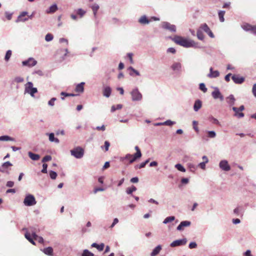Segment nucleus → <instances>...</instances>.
Returning a JSON list of instances; mask_svg holds the SVG:
<instances>
[{"label": "nucleus", "instance_id": "obj_1", "mask_svg": "<svg viewBox=\"0 0 256 256\" xmlns=\"http://www.w3.org/2000/svg\"><path fill=\"white\" fill-rule=\"evenodd\" d=\"M174 42L176 44L186 48H190L194 46V41L189 40L180 36H176L173 38Z\"/></svg>", "mask_w": 256, "mask_h": 256}, {"label": "nucleus", "instance_id": "obj_2", "mask_svg": "<svg viewBox=\"0 0 256 256\" xmlns=\"http://www.w3.org/2000/svg\"><path fill=\"white\" fill-rule=\"evenodd\" d=\"M70 153L72 156L76 158H82L84 154V150L83 148L80 146H78L70 150Z\"/></svg>", "mask_w": 256, "mask_h": 256}, {"label": "nucleus", "instance_id": "obj_3", "mask_svg": "<svg viewBox=\"0 0 256 256\" xmlns=\"http://www.w3.org/2000/svg\"><path fill=\"white\" fill-rule=\"evenodd\" d=\"M24 203L25 206H32L36 204V202L34 196L28 194L26 196L24 200Z\"/></svg>", "mask_w": 256, "mask_h": 256}, {"label": "nucleus", "instance_id": "obj_4", "mask_svg": "<svg viewBox=\"0 0 256 256\" xmlns=\"http://www.w3.org/2000/svg\"><path fill=\"white\" fill-rule=\"evenodd\" d=\"M130 94L132 95V100L133 101L140 100L142 99V94L138 91V88L133 90L131 92Z\"/></svg>", "mask_w": 256, "mask_h": 256}, {"label": "nucleus", "instance_id": "obj_5", "mask_svg": "<svg viewBox=\"0 0 256 256\" xmlns=\"http://www.w3.org/2000/svg\"><path fill=\"white\" fill-rule=\"evenodd\" d=\"M32 84L31 82H28L26 84V90L27 92L29 93L32 96H34V94L37 92V88H32Z\"/></svg>", "mask_w": 256, "mask_h": 256}, {"label": "nucleus", "instance_id": "obj_6", "mask_svg": "<svg viewBox=\"0 0 256 256\" xmlns=\"http://www.w3.org/2000/svg\"><path fill=\"white\" fill-rule=\"evenodd\" d=\"M135 150L136 152L134 154H132V159L131 160V162L132 163L142 156L140 150L138 146H135Z\"/></svg>", "mask_w": 256, "mask_h": 256}, {"label": "nucleus", "instance_id": "obj_7", "mask_svg": "<svg viewBox=\"0 0 256 256\" xmlns=\"http://www.w3.org/2000/svg\"><path fill=\"white\" fill-rule=\"evenodd\" d=\"M200 28L208 34L212 38H214V34L210 30V28L206 24H202Z\"/></svg>", "mask_w": 256, "mask_h": 256}, {"label": "nucleus", "instance_id": "obj_8", "mask_svg": "<svg viewBox=\"0 0 256 256\" xmlns=\"http://www.w3.org/2000/svg\"><path fill=\"white\" fill-rule=\"evenodd\" d=\"M186 240L185 238L182 240H178L172 242L170 244V246L175 247L179 246L184 245L186 244Z\"/></svg>", "mask_w": 256, "mask_h": 256}, {"label": "nucleus", "instance_id": "obj_9", "mask_svg": "<svg viewBox=\"0 0 256 256\" xmlns=\"http://www.w3.org/2000/svg\"><path fill=\"white\" fill-rule=\"evenodd\" d=\"M234 82L237 84H241L244 81V78L242 76H240L239 75L234 74L232 77Z\"/></svg>", "mask_w": 256, "mask_h": 256}, {"label": "nucleus", "instance_id": "obj_10", "mask_svg": "<svg viewBox=\"0 0 256 256\" xmlns=\"http://www.w3.org/2000/svg\"><path fill=\"white\" fill-rule=\"evenodd\" d=\"M37 62L33 58H30L28 60L22 62L23 66H35Z\"/></svg>", "mask_w": 256, "mask_h": 256}, {"label": "nucleus", "instance_id": "obj_11", "mask_svg": "<svg viewBox=\"0 0 256 256\" xmlns=\"http://www.w3.org/2000/svg\"><path fill=\"white\" fill-rule=\"evenodd\" d=\"M220 167L225 171H228L230 168L226 160H222L220 163Z\"/></svg>", "mask_w": 256, "mask_h": 256}, {"label": "nucleus", "instance_id": "obj_12", "mask_svg": "<svg viewBox=\"0 0 256 256\" xmlns=\"http://www.w3.org/2000/svg\"><path fill=\"white\" fill-rule=\"evenodd\" d=\"M162 28L172 32H175L176 30V28L174 25L170 24V23L167 22L163 23Z\"/></svg>", "mask_w": 256, "mask_h": 256}, {"label": "nucleus", "instance_id": "obj_13", "mask_svg": "<svg viewBox=\"0 0 256 256\" xmlns=\"http://www.w3.org/2000/svg\"><path fill=\"white\" fill-rule=\"evenodd\" d=\"M28 12H22L18 16L16 20L17 22H25L28 20V18L26 17Z\"/></svg>", "mask_w": 256, "mask_h": 256}, {"label": "nucleus", "instance_id": "obj_14", "mask_svg": "<svg viewBox=\"0 0 256 256\" xmlns=\"http://www.w3.org/2000/svg\"><path fill=\"white\" fill-rule=\"evenodd\" d=\"M220 76V72L218 70H213L212 68L210 69V74H208V76L210 78H216Z\"/></svg>", "mask_w": 256, "mask_h": 256}, {"label": "nucleus", "instance_id": "obj_15", "mask_svg": "<svg viewBox=\"0 0 256 256\" xmlns=\"http://www.w3.org/2000/svg\"><path fill=\"white\" fill-rule=\"evenodd\" d=\"M212 94L214 99L220 98L221 100H222L224 98L222 96L218 88H216L214 92H212Z\"/></svg>", "mask_w": 256, "mask_h": 256}, {"label": "nucleus", "instance_id": "obj_16", "mask_svg": "<svg viewBox=\"0 0 256 256\" xmlns=\"http://www.w3.org/2000/svg\"><path fill=\"white\" fill-rule=\"evenodd\" d=\"M190 221H182L177 227V230H183L184 227L188 226L190 225Z\"/></svg>", "mask_w": 256, "mask_h": 256}, {"label": "nucleus", "instance_id": "obj_17", "mask_svg": "<svg viewBox=\"0 0 256 256\" xmlns=\"http://www.w3.org/2000/svg\"><path fill=\"white\" fill-rule=\"evenodd\" d=\"M112 93V89L110 86H106L103 90L104 96L108 98Z\"/></svg>", "mask_w": 256, "mask_h": 256}, {"label": "nucleus", "instance_id": "obj_18", "mask_svg": "<svg viewBox=\"0 0 256 256\" xmlns=\"http://www.w3.org/2000/svg\"><path fill=\"white\" fill-rule=\"evenodd\" d=\"M232 110L234 112V116L240 118L244 116V114L242 112H239L240 110L238 108L236 107H233Z\"/></svg>", "mask_w": 256, "mask_h": 256}, {"label": "nucleus", "instance_id": "obj_19", "mask_svg": "<svg viewBox=\"0 0 256 256\" xmlns=\"http://www.w3.org/2000/svg\"><path fill=\"white\" fill-rule=\"evenodd\" d=\"M28 155L29 157L34 160H38L40 159V156L38 154L32 153V152H28Z\"/></svg>", "mask_w": 256, "mask_h": 256}, {"label": "nucleus", "instance_id": "obj_20", "mask_svg": "<svg viewBox=\"0 0 256 256\" xmlns=\"http://www.w3.org/2000/svg\"><path fill=\"white\" fill-rule=\"evenodd\" d=\"M162 250V247L160 245L156 246L154 249L152 250V253L150 254V256H156L159 254L160 250Z\"/></svg>", "mask_w": 256, "mask_h": 256}, {"label": "nucleus", "instance_id": "obj_21", "mask_svg": "<svg viewBox=\"0 0 256 256\" xmlns=\"http://www.w3.org/2000/svg\"><path fill=\"white\" fill-rule=\"evenodd\" d=\"M84 83L81 82L80 84H78L76 88L75 91L78 92H84Z\"/></svg>", "mask_w": 256, "mask_h": 256}, {"label": "nucleus", "instance_id": "obj_22", "mask_svg": "<svg viewBox=\"0 0 256 256\" xmlns=\"http://www.w3.org/2000/svg\"><path fill=\"white\" fill-rule=\"evenodd\" d=\"M202 107V102L200 100H197L195 102L194 108L196 112L198 111Z\"/></svg>", "mask_w": 256, "mask_h": 256}, {"label": "nucleus", "instance_id": "obj_23", "mask_svg": "<svg viewBox=\"0 0 256 256\" xmlns=\"http://www.w3.org/2000/svg\"><path fill=\"white\" fill-rule=\"evenodd\" d=\"M92 246L96 248L99 251H102L104 247V244L103 243L98 244L96 243H93L92 244Z\"/></svg>", "mask_w": 256, "mask_h": 256}, {"label": "nucleus", "instance_id": "obj_24", "mask_svg": "<svg viewBox=\"0 0 256 256\" xmlns=\"http://www.w3.org/2000/svg\"><path fill=\"white\" fill-rule=\"evenodd\" d=\"M32 236L36 240H38L40 243H42L44 242L43 238L41 236H38L36 233L32 234Z\"/></svg>", "mask_w": 256, "mask_h": 256}, {"label": "nucleus", "instance_id": "obj_25", "mask_svg": "<svg viewBox=\"0 0 256 256\" xmlns=\"http://www.w3.org/2000/svg\"><path fill=\"white\" fill-rule=\"evenodd\" d=\"M43 252L46 254L52 256L53 253V249L51 247H48L44 248Z\"/></svg>", "mask_w": 256, "mask_h": 256}, {"label": "nucleus", "instance_id": "obj_26", "mask_svg": "<svg viewBox=\"0 0 256 256\" xmlns=\"http://www.w3.org/2000/svg\"><path fill=\"white\" fill-rule=\"evenodd\" d=\"M57 10H58L57 6L56 4H53L52 6H50L49 10H47L46 12L48 14L54 13L55 12H56Z\"/></svg>", "mask_w": 256, "mask_h": 256}, {"label": "nucleus", "instance_id": "obj_27", "mask_svg": "<svg viewBox=\"0 0 256 256\" xmlns=\"http://www.w3.org/2000/svg\"><path fill=\"white\" fill-rule=\"evenodd\" d=\"M139 22L142 24H148L150 21L146 16H142L140 18Z\"/></svg>", "mask_w": 256, "mask_h": 256}, {"label": "nucleus", "instance_id": "obj_28", "mask_svg": "<svg viewBox=\"0 0 256 256\" xmlns=\"http://www.w3.org/2000/svg\"><path fill=\"white\" fill-rule=\"evenodd\" d=\"M182 66L180 62H176L172 66V68L174 70H180Z\"/></svg>", "mask_w": 256, "mask_h": 256}, {"label": "nucleus", "instance_id": "obj_29", "mask_svg": "<svg viewBox=\"0 0 256 256\" xmlns=\"http://www.w3.org/2000/svg\"><path fill=\"white\" fill-rule=\"evenodd\" d=\"M26 238L32 244L35 245V242L34 241V238H32L30 236V234L29 232H26L25 234Z\"/></svg>", "mask_w": 256, "mask_h": 256}, {"label": "nucleus", "instance_id": "obj_30", "mask_svg": "<svg viewBox=\"0 0 256 256\" xmlns=\"http://www.w3.org/2000/svg\"><path fill=\"white\" fill-rule=\"evenodd\" d=\"M228 102L230 105H233L234 103L235 98L232 95L230 96L228 98Z\"/></svg>", "mask_w": 256, "mask_h": 256}, {"label": "nucleus", "instance_id": "obj_31", "mask_svg": "<svg viewBox=\"0 0 256 256\" xmlns=\"http://www.w3.org/2000/svg\"><path fill=\"white\" fill-rule=\"evenodd\" d=\"M174 122L171 121L170 120H168L166 121L164 123H158V124H156V125L160 126V125L165 124L166 126H171L173 125L174 124Z\"/></svg>", "mask_w": 256, "mask_h": 256}, {"label": "nucleus", "instance_id": "obj_32", "mask_svg": "<svg viewBox=\"0 0 256 256\" xmlns=\"http://www.w3.org/2000/svg\"><path fill=\"white\" fill-rule=\"evenodd\" d=\"M136 190V188L134 186H132L131 188H128L126 190V192L128 194H132Z\"/></svg>", "mask_w": 256, "mask_h": 256}, {"label": "nucleus", "instance_id": "obj_33", "mask_svg": "<svg viewBox=\"0 0 256 256\" xmlns=\"http://www.w3.org/2000/svg\"><path fill=\"white\" fill-rule=\"evenodd\" d=\"M129 70H130L131 72H130V76H133V73L135 74L136 76H140V72L136 70L134 68H133L132 67V66H130L129 68H128Z\"/></svg>", "mask_w": 256, "mask_h": 256}, {"label": "nucleus", "instance_id": "obj_34", "mask_svg": "<svg viewBox=\"0 0 256 256\" xmlns=\"http://www.w3.org/2000/svg\"><path fill=\"white\" fill-rule=\"evenodd\" d=\"M49 140L50 142H59V140L57 138H55L54 136V134L53 133H51L49 135Z\"/></svg>", "mask_w": 256, "mask_h": 256}, {"label": "nucleus", "instance_id": "obj_35", "mask_svg": "<svg viewBox=\"0 0 256 256\" xmlns=\"http://www.w3.org/2000/svg\"><path fill=\"white\" fill-rule=\"evenodd\" d=\"M196 35H197L198 38L199 40H204V35L202 31L200 30H198Z\"/></svg>", "mask_w": 256, "mask_h": 256}, {"label": "nucleus", "instance_id": "obj_36", "mask_svg": "<svg viewBox=\"0 0 256 256\" xmlns=\"http://www.w3.org/2000/svg\"><path fill=\"white\" fill-rule=\"evenodd\" d=\"M174 219H175V218L174 216H168L165 218V220H164L163 222L164 224H167V223L172 222L173 220H174Z\"/></svg>", "mask_w": 256, "mask_h": 256}, {"label": "nucleus", "instance_id": "obj_37", "mask_svg": "<svg viewBox=\"0 0 256 256\" xmlns=\"http://www.w3.org/2000/svg\"><path fill=\"white\" fill-rule=\"evenodd\" d=\"M92 9L94 12V16H96V12L99 9V6L96 4H94L92 6Z\"/></svg>", "mask_w": 256, "mask_h": 256}, {"label": "nucleus", "instance_id": "obj_38", "mask_svg": "<svg viewBox=\"0 0 256 256\" xmlns=\"http://www.w3.org/2000/svg\"><path fill=\"white\" fill-rule=\"evenodd\" d=\"M252 25L248 24H245L242 26V28L244 30L246 31H250L252 28Z\"/></svg>", "mask_w": 256, "mask_h": 256}, {"label": "nucleus", "instance_id": "obj_39", "mask_svg": "<svg viewBox=\"0 0 256 256\" xmlns=\"http://www.w3.org/2000/svg\"><path fill=\"white\" fill-rule=\"evenodd\" d=\"M122 104H117L116 106H112L111 108V112H114L116 110H120L122 108Z\"/></svg>", "mask_w": 256, "mask_h": 256}, {"label": "nucleus", "instance_id": "obj_40", "mask_svg": "<svg viewBox=\"0 0 256 256\" xmlns=\"http://www.w3.org/2000/svg\"><path fill=\"white\" fill-rule=\"evenodd\" d=\"M224 14H225L224 11H220L218 12V16H219L220 20L221 22H224Z\"/></svg>", "mask_w": 256, "mask_h": 256}, {"label": "nucleus", "instance_id": "obj_41", "mask_svg": "<svg viewBox=\"0 0 256 256\" xmlns=\"http://www.w3.org/2000/svg\"><path fill=\"white\" fill-rule=\"evenodd\" d=\"M175 167L177 168L178 170L182 172H185L186 169L184 168V167L180 164H176L175 166Z\"/></svg>", "mask_w": 256, "mask_h": 256}, {"label": "nucleus", "instance_id": "obj_42", "mask_svg": "<svg viewBox=\"0 0 256 256\" xmlns=\"http://www.w3.org/2000/svg\"><path fill=\"white\" fill-rule=\"evenodd\" d=\"M82 256H94V254L87 250H84Z\"/></svg>", "mask_w": 256, "mask_h": 256}, {"label": "nucleus", "instance_id": "obj_43", "mask_svg": "<svg viewBox=\"0 0 256 256\" xmlns=\"http://www.w3.org/2000/svg\"><path fill=\"white\" fill-rule=\"evenodd\" d=\"M12 51L10 50H8L6 52V56H5V58H4V59L6 61H8L11 56H12Z\"/></svg>", "mask_w": 256, "mask_h": 256}, {"label": "nucleus", "instance_id": "obj_44", "mask_svg": "<svg viewBox=\"0 0 256 256\" xmlns=\"http://www.w3.org/2000/svg\"><path fill=\"white\" fill-rule=\"evenodd\" d=\"M11 166H12V164L10 162H6L2 164V168L4 169H7Z\"/></svg>", "mask_w": 256, "mask_h": 256}, {"label": "nucleus", "instance_id": "obj_45", "mask_svg": "<svg viewBox=\"0 0 256 256\" xmlns=\"http://www.w3.org/2000/svg\"><path fill=\"white\" fill-rule=\"evenodd\" d=\"M50 176L52 179L55 180L57 176V174L52 170L50 172Z\"/></svg>", "mask_w": 256, "mask_h": 256}, {"label": "nucleus", "instance_id": "obj_46", "mask_svg": "<svg viewBox=\"0 0 256 256\" xmlns=\"http://www.w3.org/2000/svg\"><path fill=\"white\" fill-rule=\"evenodd\" d=\"M124 160H129V162L132 164L131 160L132 159V154H127L126 155L125 157L123 158Z\"/></svg>", "mask_w": 256, "mask_h": 256}, {"label": "nucleus", "instance_id": "obj_47", "mask_svg": "<svg viewBox=\"0 0 256 256\" xmlns=\"http://www.w3.org/2000/svg\"><path fill=\"white\" fill-rule=\"evenodd\" d=\"M200 89L204 92H206L207 91V88L204 83L200 84Z\"/></svg>", "mask_w": 256, "mask_h": 256}, {"label": "nucleus", "instance_id": "obj_48", "mask_svg": "<svg viewBox=\"0 0 256 256\" xmlns=\"http://www.w3.org/2000/svg\"><path fill=\"white\" fill-rule=\"evenodd\" d=\"M53 39V36L52 34H48L46 36L45 40L47 42H50Z\"/></svg>", "mask_w": 256, "mask_h": 256}, {"label": "nucleus", "instance_id": "obj_49", "mask_svg": "<svg viewBox=\"0 0 256 256\" xmlns=\"http://www.w3.org/2000/svg\"><path fill=\"white\" fill-rule=\"evenodd\" d=\"M52 160V156H46L42 160V162H45L50 161Z\"/></svg>", "mask_w": 256, "mask_h": 256}, {"label": "nucleus", "instance_id": "obj_50", "mask_svg": "<svg viewBox=\"0 0 256 256\" xmlns=\"http://www.w3.org/2000/svg\"><path fill=\"white\" fill-rule=\"evenodd\" d=\"M11 140L12 138L8 136H0V140L8 141L10 140Z\"/></svg>", "mask_w": 256, "mask_h": 256}, {"label": "nucleus", "instance_id": "obj_51", "mask_svg": "<svg viewBox=\"0 0 256 256\" xmlns=\"http://www.w3.org/2000/svg\"><path fill=\"white\" fill-rule=\"evenodd\" d=\"M60 95L62 96H76V94H68V93H66L65 92H62L60 93Z\"/></svg>", "mask_w": 256, "mask_h": 256}, {"label": "nucleus", "instance_id": "obj_52", "mask_svg": "<svg viewBox=\"0 0 256 256\" xmlns=\"http://www.w3.org/2000/svg\"><path fill=\"white\" fill-rule=\"evenodd\" d=\"M86 13V12L80 8L77 11V14H79L80 17H82Z\"/></svg>", "mask_w": 256, "mask_h": 256}, {"label": "nucleus", "instance_id": "obj_53", "mask_svg": "<svg viewBox=\"0 0 256 256\" xmlns=\"http://www.w3.org/2000/svg\"><path fill=\"white\" fill-rule=\"evenodd\" d=\"M47 168H48V164H44L42 165V172L44 174L47 173Z\"/></svg>", "mask_w": 256, "mask_h": 256}, {"label": "nucleus", "instance_id": "obj_54", "mask_svg": "<svg viewBox=\"0 0 256 256\" xmlns=\"http://www.w3.org/2000/svg\"><path fill=\"white\" fill-rule=\"evenodd\" d=\"M24 81V78L20 76H18L15 78H14V82L17 83L22 82Z\"/></svg>", "mask_w": 256, "mask_h": 256}, {"label": "nucleus", "instance_id": "obj_55", "mask_svg": "<svg viewBox=\"0 0 256 256\" xmlns=\"http://www.w3.org/2000/svg\"><path fill=\"white\" fill-rule=\"evenodd\" d=\"M148 162H149V160H147L144 162H143L141 163L140 164V166H138V168H144L146 166V165Z\"/></svg>", "mask_w": 256, "mask_h": 256}, {"label": "nucleus", "instance_id": "obj_56", "mask_svg": "<svg viewBox=\"0 0 256 256\" xmlns=\"http://www.w3.org/2000/svg\"><path fill=\"white\" fill-rule=\"evenodd\" d=\"M5 16L8 20H10L12 18V14L8 12H6Z\"/></svg>", "mask_w": 256, "mask_h": 256}, {"label": "nucleus", "instance_id": "obj_57", "mask_svg": "<svg viewBox=\"0 0 256 256\" xmlns=\"http://www.w3.org/2000/svg\"><path fill=\"white\" fill-rule=\"evenodd\" d=\"M56 100V98H53L50 99L48 102V104L50 106H54V102Z\"/></svg>", "mask_w": 256, "mask_h": 256}, {"label": "nucleus", "instance_id": "obj_58", "mask_svg": "<svg viewBox=\"0 0 256 256\" xmlns=\"http://www.w3.org/2000/svg\"><path fill=\"white\" fill-rule=\"evenodd\" d=\"M110 146V143L108 141H105L104 147H105V151L106 152L108 150Z\"/></svg>", "mask_w": 256, "mask_h": 256}, {"label": "nucleus", "instance_id": "obj_59", "mask_svg": "<svg viewBox=\"0 0 256 256\" xmlns=\"http://www.w3.org/2000/svg\"><path fill=\"white\" fill-rule=\"evenodd\" d=\"M197 246L195 242H192L189 244V248H196Z\"/></svg>", "mask_w": 256, "mask_h": 256}, {"label": "nucleus", "instance_id": "obj_60", "mask_svg": "<svg viewBox=\"0 0 256 256\" xmlns=\"http://www.w3.org/2000/svg\"><path fill=\"white\" fill-rule=\"evenodd\" d=\"M208 136L210 138H214L216 136V133L214 131H210L208 132Z\"/></svg>", "mask_w": 256, "mask_h": 256}, {"label": "nucleus", "instance_id": "obj_61", "mask_svg": "<svg viewBox=\"0 0 256 256\" xmlns=\"http://www.w3.org/2000/svg\"><path fill=\"white\" fill-rule=\"evenodd\" d=\"M207 162H202L198 164V166L202 170H204L206 168V164Z\"/></svg>", "mask_w": 256, "mask_h": 256}, {"label": "nucleus", "instance_id": "obj_62", "mask_svg": "<svg viewBox=\"0 0 256 256\" xmlns=\"http://www.w3.org/2000/svg\"><path fill=\"white\" fill-rule=\"evenodd\" d=\"M252 92L254 96L256 98V84H254L253 86Z\"/></svg>", "mask_w": 256, "mask_h": 256}, {"label": "nucleus", "instance_id": "obj_63", "mask_svg": "<svg viewBox=\"0 0 256 256\" xmlns=\"http://www.w3.org/2000/svg\"><path fill=\"white\" fill-rule=\"evenodd\" d=\"M244 256H253L251 254V251L250 250H247L244 254Z\"/></svg>", "mask_w": 256, "mask_h": 256}, {"label": "nucleus", "instance_id": "obj_64", "mask_svg": "<svg viewBox=\"0 0 256 256\" xmlns=\"http://www.w3.org/2000/svg\"><path fill=\"white\" fill-rule=\"evenodd\" d=\"M252 33L256 34V26L252 25L251 30H250Z\"/></svg>", "mask_w": 256, "mask_h": 256}]
</instances>
